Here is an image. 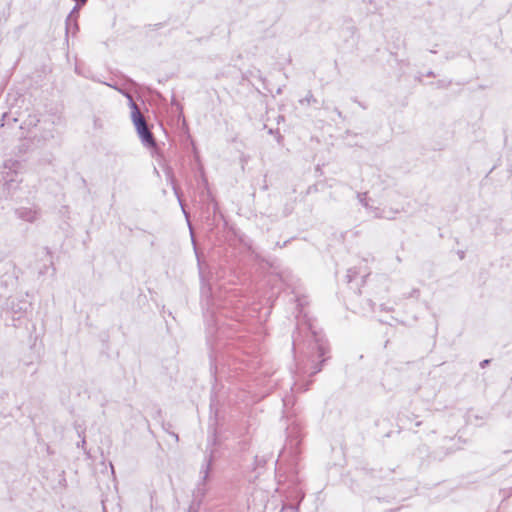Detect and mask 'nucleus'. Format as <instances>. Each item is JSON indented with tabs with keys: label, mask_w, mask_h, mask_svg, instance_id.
Returning a JSON list of instances; mask_svg holds the SVG:
<instances>
[{
	"label": "nucleus",
	"mask_w": 512,
	"mask_h": 512,
	"mask_svg": "<svg viewBox=\"0 0 512 512\" xmlns=\"http://www.w3.org/2000/svg\"><path fill=\"white\" fill-rule=\"evenodd\" d=\"M418 296H419V290L415 288L411 291V293L407 297H418Z\"/></svg>",
	"instance_id": "obj_10"
},
{
	"label": "nucleus",
	"mask_w": 512,
	"mask_h": 512,
	"mask_svg": "<svg viewBox=\"0 0 512 512\" xmlns=\"http://www.w3.org/2000/svg\"><path fill=\"white\" fill-rule=\"evenodd\" d=\"M288 508L291 509V510H295L296 509V507L293 506V505H289Z\"/></svg>",
	"instance_id": "obj_13"
},
{
	"label": "nucleus",
	"mask_w": 512,
	"mask_h": 512,
	"mask_svg": "<svg viewBox=\"0 0 512 512\" xmlns=\"http://www.w3.org/2000/svg\"><path fill=\"white\" fill-rule=\"evenodd\" d=\"M358 202L365 209L367 218H380L382 217L379 207L375 206V201L367 196V193L357 194Z\"/></svg>",
	"instance_id": "obj_2"
},
{
	"label": "nucleus",
	"mask_w": 512,
	"mask_h": 512,
	"mask_svg": "<svg viewBox=\"0 0 512 512\" xmlns=\"http://www.w3.org/2000/svg\"><path fill=\"white\" fill-rule=\"evenodd\" d=\"M211 464H212V456L210 455L209 457H207L205 459V465L202 467V469L200 471V473L202 475L201 482L198 484V487H197V489L195 491V497H196V499L198 500L199 503L202 502V500L205 497L206 492H207L206 482H207L208 477H209V472H210V469H211Z\"/></svg>",
	"instance_id": "obj_1"
},
{
	"label": "nucleus",
	"mask_w": 512,
	"mask_h": 512,
	"mask_svg": "<svg viewBox=\"0 0 512 512\" xmlns=\"http://www.w3.org/2000/svg\"><path fill=\"white\" fill-rule=\"evenodd\" d=\"M311 364H312V368H313V371L311 372V374H316L321 370V367L315 364L314 358L311 359Z\"/></svg>",
	"instance_id": "obj_9"
},
{
	"label": "nucleus",
	"mask_w": 512,
	"mask_h": 512,
	"mask_svg": "<svg viewBox=\"0 0 512 512\" xmlns=\"http://www.w3.org/2000/svg\"><path fill=\"white\" fill-rule=\"evenodd\" d=\"M15 215L22 221L34 223L39 219L40 212L36 207H19L15 210Z\"/></svg>",
	"instance_id": "obj_3"
},
{
	"label": "nucleus",
	"mask_w": 512,
	"mask_h": 512,
	"mask_svg": "<svg viewBox=\"0 0 512 512\" xmlns=\"http://www.w3.org/2000/svg\"><path fill=\"white\" fill-rule=\"evenodd\" d=\"M458 254H459L460 259L464 258V252L463 251L459 252Z\"/></svg>",
	"instance_id": "obj_12"
},
{
	"label": "nucleus",
	"mask_w": 512,
	"mask_h": 512,
	"mask_svg": "<svg viewBox=\"0 0 512 512\" xmlns=\"http://www.w3.org/2000/svg\"><path fill=\"white\" fill-rule=\"evenodd\" d=\"M488 363H489V360H484L481 362V366L485 367V366H487Z\"/></svg>",
	"instance_id": "obj_11"
},
{
	"label": "nucleus",
	"mask_w": 512,
	"mask_h": 512,
	"mask_svg": "<svg viewBox=\"0 0 512 512\" xmlns=\"http://www.w3.org/2000/svg\"><path fill=\"white\" fill-rule=\"evenodd\" d=\"M29 304L25 301L19 302L17 304V308H15L14 303H12L11 309L13 313L17 316V319H20L22 314L27 310Z\"/></svg>",
	"instance_id": "obj_7"
},
{
	"label": "nucleus",
	"mask_w": 512,
	"mask_h": 512,
	"mask_svg": "<svg viewBox=\"0 0 512 512\" xmlns=\"http://www.w3.org/2000/svg\"><path fill=\"white\" fill-rule=\"evenodd\" d=\"M312 333L314 336L315 347L317 348V357H324L326 353V347L322 341V338L316 332L313 331Z\"/></svg>",
	"instance_id": "obj_6"
},
{
	"label": "nucleus",
	"mask_w": 512,
	"mask_h": 512,
	"mask_svg": "<svg viewBox=\"0 0 512 512\" xmlns=\"http://www.w3.org/2000/svg\"><path fill=\"white\" fill-rule=\"evenodd\" d=\"M142 143L147 147L155 146V139L148 126L136 129Z\"/></svg>",
	"instance_id": "obj_5"
},
{
	"label": "nucleus",
	"mask_w": 512,
	"mask_h": 512,
	"mask_svg": "<svg viewBox=\"0 0 512 512\" xmlns=\"http://www.w3.org/2000/svg\"><path fill=\"white\" fill-rule=\"evenodd\" d=\"M130 107H131V118L132 122L136 129L144 127L147 125V122L144 116L141 114L140 109L137 104L130 98Z\"/></svg>",
	"instance_id": "obj_4"
},
{
	"label": "nucleus",
	"mask_w": 512,
	"mask_h": 512,
	"mask_svg": "<svg viewBox=\"0 0 512 512\" xmlns=\"http://www.w3.org/2000/svg\"><path fill=\"white\" fill-rule=\"evenodd\" d=\"M312 101H315L313 98V95L311 93H308V95L305 98L300 100V103L301 104H304V103L310 104Z\"/></svg>",
	"instance_id": "obj_8"
}]
</instances>
